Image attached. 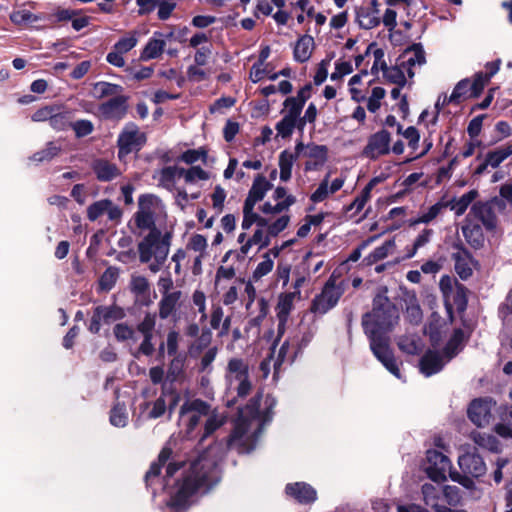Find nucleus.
Returning a JSON list of instances; mask_svg holds the SVG:
<instances>
[{"instance_id":"nucleus-24","label":"nucleus","mask_w":512,"mask_h":512,"mask_svg":"<svg viewBox=\"0 0 512 512\" xmlns=\"http://www.w3.org/2000/svg\"><path fill=\"white\" fill-rule=\"evenodd\" d=\"M439 285L447 304L453 300L459 308H463L465 306L466 302L464 299L463 287L457 288V297H455L453 295V281L449 276H442Z\"/></svg>"},{"instance_id":"nucleus-19","label":"nucleus","mask_w":512,"mask_h":512,"mask_svg":"<svg viewBox=\"0 0 512 512\" xmlns=\"http://www.w3.org/2000/svg\"><path fill=\"white\" fill-rule=\"evenodd\" d=\"M285 491L289 497L301 504H310L317 499L316 490L305 482L288 484Z\"/></svg>"},{"instance_id":"nucleus-59","label":"nucleus","mask_w":512,"mask_h":512,"mask_svg":"<svg viewBox=\"0 0 512 512\" xmlns=\"http://www.w3.org/2000/svg\"><path fill=\"white\" fill-rule=\"evenodd\" d=\"M386 91L382 87H374L367 101V108L375 113L381 107V100L385 97Z\"/></svg>"},{"instance_id":"nucleus-2","label":"nucleus","mask_w":512,"mask_h":512,"mask_svg":"<svg viewBox=\"0 0 512 512\" xmlns=\"http://www.w3.org/2000/svg\"><path fill=\"white\" fill-rule=\"evenodd\" d=\"M398 320V309L387 296L379 294L374 298L372 311L364 315L362 324L375 357L390 373L401 378L397 362L385 337L397 325Z\"/></svg>"},{"instance_id":"nucleus-22","label":"nucleus","mask_w":512,"mask_h":512,"mask_svg":"<svg viewBox=\"0 0 512 512\" xmlns=\"http://www.w3.org/2000/svg\"><path fill=\"white\" fill-rule=\"evenodd\" d=\"M272 184L262 175H258L249 190L245 203L256 205L257 202L263 200L266 193L271 189Z\"/></svg>"},{"instance_id":"nucleus-32","label":"nucleus","mask_w":512,"mask_h":512,"mask_svg":"<svg viewBox=\"0 0 512 512\" xmlns=\"http://www.w3.org/2000/svg\"><path fill=\"white\" fill-rule=\"evenodd\" d=\"M255 205H251L244 202L243 205V219L241 228L246 231L249 230L253 224L258 226H266L269 218L263 217L254 211Z\"/></svg>"},{"instance_id":"nucleus-15","label":"nucleus","mask_w":512,"mask_h":512,"mask_svg":"<svg viewBox=\"0 0 512 512\" xmlns=\"http://www.w3.org/2000/svg\"><path fill=\"white\" fill-rule=\"evenodd\" d=\"M390 133L386 130H381L368 139V143L364 148V155L368 158L374 159L389 152Z\"/></svg>"},{"instance_id":"nucleus-38","label":"nucleus","mask_w":512,"mask_h":512,"mask_svg":"<svg viewBox=\"0 0 512 512\" xmlns=\"http://www.w3.org/2000/svg\"><path fill=\"white\" fill-rule=\"evenodd\" d=\"M471 438L475 444L482 448L493 452L500 450V442L491 434L474 431L471 433Z\"/></svg>"},{"instance_id":"nucleus-10","label":"nucleus","mask_w":512,"mask_h":512,"mask_svg":"<svg viewBox=\"0 0 512 512\" xmlns=\"http://www.w3.org/2000/svg\"><path fill=\"white\" fill-rule=\"evenodd\" d=\"M272 199L275 201L273 204L270 201H266L260 206V211L263 217L269 218L272 221L274 215H284L289 208L296 202L293 195L289 194L286 188L278 186L272 195Z\"/></svg>"},{"instance_id":"nucleus-43","label":"nucleus","mask_w":512,"mask_h":512,"mask_svg":"<svg viewBox=\"0 0 512 512\" xmlns=\"http://www.w3.org/2000/svg\"><path fill=\"white\" fill-rule=\"evenodd\" d=\"M181 297L180 291L171 292L170 294H164L160 301L159 314L161 318H167L175 310L176 305Z\"/></svg>"},{"instance_id":"nucleus-7","label":"nucleus","mask_w":512,"mask_h":512,"mask_svg":"<svg viewBox=\"0 0 512 512\" xmlns=\"http://www.w3.org/2000/svg\"><path fill=\"white\" fill-rule=\"evenodd\" d=\"M209 413V406L199 399L187 400L181 406L179 413V425L185 430L186 435H190L198 425L203 416Z\"/></svg>"},{"instance_id":"nucleus-16","label":"nucleus","mask_w":512,"mask_h":512,"mask_svg":"<svg viewBox=\"0 0 512 512\" xmlns=\"http://www.w3.org/2000/svg\"><path fill=\"white\" fill-rule=\"evenodd\" d=\"M296 298H300V291L287 292L279 295L278 303L276 306V314L279 321L278 337L284 333L285 324L290 312L293 309L294 301Z\"/></svg>"},{"instance_id":"nucleus-26","label":"nucleus","mask_w":512,"mask_h":512,"mask_svg":"<svg viewBox=\"0 0 512 512\" xmlns=\"http://www.w3.org/2000/svg\"><path fill=\"white\" fill-rule=\"evenodd\" d=\"M506 159L507 154L505 152L504 147H499L497 149L489 151L485 155L483 162L475 169V174H483L488 167L495 169Z\"/></svg>"},{"instance_id":"nucleus-33","label":"nucleus","mask_w":512,"mask_h":512,"mask_svg":"<svg viewBox=\"0 0 512 512\" xmlns=\"http://www.w3.org/2000/svg\"><path fill=\"white\" fill-rule=\"evenodd\" d=\"M314 49V39L310 35H304L298 39L294 47V58L298 62H306L310 59Z\"/></svg>"},{"instance_id":"nucleus-3","label":"nucleus","mask_w":512,"mask_h":512,"mask_svg":"<svg viewBox=\"0 0 512 512\" xmlns=\"http://www.w3.org/2000/svg\"><path fill=\"white\" fill-rule=\"evenodd\" d=\"M171 231L162 232L152 228L138 243L137 250L141 263L148 264L151 272L157 273L167 260L172 244Z\"/></svg>"},{"instance_id":"nucleus-58","label":"nucleus","mask_w":512,"mask_h":512,"mask_svg":"<svg viewBox=\"0 0 512 512\" xmlns=\"http://www.w3.org/2000/svg\"><path fill=\"white\" fill-rule=\"evenodd\" d=\"M283 105H284V109H283L284 116H287V117H290V118H293L296 120L300 119V114L304 107L302 104L298 103L294 98L288 97L284 101Z\"/></svg>"},{"instance_id":"nucleus-18","label":"nucleus","mask_w":512,"mask_h":512,"mask_svg":"<svg viewBox=\"0 0 512 512\" xmlns=\"http://www.w3.org/2000/svg\"><path fill=\"white\" fill-rule=\"evenodd\" d=\"M458 465L463 472L473 477H480L486 472L484 461L475 452H464L461 454L458 457Z\"/></svg>"},{"instance_id":"nucleus-50","label":"nucleus","mask_w":512,"mask_h":512,"mask_svg":"<svg viewBox=\"0 0 512 512\" xmlns=\"http://www.w3.org/2000/svg\"><path fill=\"white\" fill-rule=\"evenodd\" d=\"M207 247V239L201 234L191 235L186 245L187 250L193 251L197 253V255H206Z\"/></svg>"},{"instance_id":"nucleus-35","label":"nucleus","mask_w":512,"mask_h":512,"mask_svg":"<svg viewBox=\"0 0 512 512\" xmlns=\"http://www.w3.org/2000/svg\"><path fill=\"white\" fill-rule=\"evenodd\" d=\"M396 250V243L394 239L385 241L381 246L375 248L366 258L365 261L368 265H373L381 260H384L390 255H393Z\"/></svg>"},{"instance_id":"nucleus-9","label":"nucleus","mask_w":512,"mask_h":512,"mask_svg":"<svg viewBox=\"0 0 512 512\" xmlns=\"http://www.w3.org/2000/svg\"><path fill=\"white\" fill-rule=\"evenodd\" d=\"M343 292L342 286L336 285L334 280L329 279L322 292L312 301L311 311L319 315L327 313L336 306Z\"/></svg>"},{"instance_id":"nucleus-39","label":"nucleus","mask_w":512,"mask_h":512,"mask_svg":"<svg viewBox=\"0 0 512 512\" xmlns=\"http://www.w3.org/2000/svg\"><path fill=\"white\" fill-rule=\"evenodd\" d=\"M180 171L181 167H165L159 174V184L168 190H172L175 187L176 179L182 178Z\"/></svg>"},{"instance_id":"nucleus-56","label":"nucleus","mask_w":512,"mask_h":512,"mask_svg":"<svg viewBox=\"0 0 512 512\" xmlns=\"http://www.w3.org/2000/svg\"><path fill=\"white\" fill-rule=\"evenodd\" d=\"M41 19L42 17L40 15L33 14L28 10H17L10 14V20L16 25L34 23Z\"/></svg>"},{"instance_id":"nucleus-42","label":"nucleus","mask_w":512,"mask_h":512,"mask_svg":"<svg viewBox=\"0 0 512 512\" xmlns=\"http://www.w3.org/2000/svg\"><path fill=\"white\" fill-rule=\"evenodd\" d=\"M295 128L300 129L299 120L287 117L283 115V118L276 124V137L286 139L289 138Z\"/></svg>"},{"instance_id":"nucleus-12","label":"nucleus","mask_w":512,"mask_h":512,"mask_svg":"<svg viewBox=\"0 0 512 512\" xmlns=\"http://www.w3.org/2000/svg\"><path fill=\"white\" fill-rule=\"evenodd\" d=\"M295 152L298 157L306 158L305 170L312 171L318 169L327 160V148L324 145L314 143L304 144L298 142L295 145Z\"/></svg>"},{"instance_id":"nucleus-5","label":"nucleus","mask_w":512,"mask_h":512,"mask_svg":"<svg viewBox=\"0 0 512 512\" xmlns=\"http://www.w3.org/2000/svg\"><path fill=\"white\" fill-rule=\"evenodd\" d=\"M226 395L243 398L252 388L248 364L240 358H231L225 372Z\"/></svg>"},{"instance_id":"nucleus-23","label":"nucleus","mask_w":512,"mask_h":512,"mask_svg":"<svg viewBox=\"0 0 512 512\" xmlns=\"http://www.w3.org/2000/svg\"><path fill=\"white\" fill-rule=\"evenodd\" d=\"M161 33H154V36L147 42L141 52L140 59L143 61L158 58L166 46L165 40Z\"/></svg>"},{"instance_id":"nucleus-40","label":"nucleus","mask_w":512,"mask_h":512,"mask_svg":"<svg viewBox=\"0 0 512 512\" xmlns=\"http://www.w3.org/2000/svg\"><path fill=\"white\" fill-rule=\"evenodd\" d=\"M380 182L379 178H373L370 182L364 187L361 191L360 195L355 198V200L350 204L348 210H355V212H360L365 204L371 197L372 189Z\"/></svg>"},{"instance_id":"nucleus-11","label":"nucleus","mask_w":512,"mask_h":512,"mask_svg":"<svg viewBox=\"0 0 512 512\" xmlns=\"http://www.w3.org/2000/svg\"><path fill=\"white\" fill-rule=\"evenodd\" d=\"M146 137L134 123H128L118 137V156L122 160L133 151H138L145 143Z\"/></svg>"},{"instance_id":"nucleus-47","label":"nucleus","mask_w":512,"mask_h":512,"mask_svg":"<svg viewBox=\"0 0 512 512\" xmlns=\"http://www.w3.org/2000/svg\"><path fill=\"white\" fill-rule=\"evenodd\" d=\"M406 70L400 64L399 66L386 67L383 71L384 78L398 86H404L406 84Z\"/></svg>"},{"instance_id":"nucleus-57","label":"nucleus","mask_w":512,"mask_h":512,"mask_svg":"<svg viewBox=\"0 0 512 512\" xmlns=\"http://www.w3.org/2000/svg\"><path fill=\"white\" fill-rule=\"evenodd\" d=\"M71 114L69 112H53L50 119V126L55 130H65L71 125Z\"/></svg>"},{"instance_id":"nucleus-25","label":"nucleus","mask_w":512,"mask_h":512,"mask_svg":"<svg viewBox=\"0 0 512 512\" xmlns=\"http://www.w3.org/2000/svg\"><path fill=\"white\" fill-rule=\"evenodd\" d=\"M180 175L185 184L190 186H201L202 182L210 179V173L200 166H191L188 169L181 167Z\"/></svg>"},{"instance_id":"nucleus-28","label":"nucleus","mask_w":512,"mask_h":512,"mask_svg":"<svg viewBox=\"0 0 512 512\" xmlns=\"http://www.w3.org/2000/svg\"><path fill=\"white\" fill-rule=\"evenodd\" d=\"M455 270L459 277L463 280L468 279L473 272V260L470 254L465 251H458L454 253Z\"/></svg>"},{"instance_id":"nucleus-8","label":"nucleus","mask_w":512,"mask_h":512,"mask_svg":"<svg viewBox=\"0 0 512 512\" xmlns=\"http://www.w3.org/2000/svg\"><path fill=\"white\" fill-rule=\"evenodd\" d=\"M425 472L427 476L436 483L444 482L447 475L452 472L450 459L442 452L428 450L426 454Z\"/></svg>"},{"instance_id":"nucleus-4","label":"nucleus","mask_w":512,"mask_h":512,"mask_svg":"<svg viewBox=\"0 0 512 512\" xmlns=\"http://www.w3.org/2000/svg\"><path fill=\"white\" fill-rule=\"evenodd\" d=\"M289 223L290 216L284 214L274 221L269 220L266 226H258L253 235L249 238H247L245 232L240 233L237 241L241 245L239 249L241 255L247 256L254 245L258 246V250L267 247L271 242V238L276 237L284 231Z\"/></svg>"},{"instance_id":"nucleus-64","label":"nucleus","mask_w":512,"mask_h":512,"mask_svg":"<svg viewBox=\"0 0 512 512\" xmlns=\"http://www.w3.org/2000/svg\"><path fill=\"white\" fill-rule=\"evenodd\" d=\"M500 198L498 201L499 206H502L504 209H508L512 212V184L506 183L500 187Z\"/></svg>"},{"instance_id":"nucleus-30","label":"nucleus","mask_w":512,"mask_h":512,"mask_svg":"<svg viewBox=\"0 0 512 512\" xmlns=\"http://www.w3.org/2000/svg\"><path fill=\"white\" fill-rule=\"evenodd\" d=\"M93 171L100 181H111L120 175L119 169L115 164L104 160H96L93 164Z\"/></svg>"},{"instance_id":"nucleus-63","label":"nucleus","mask_w":512,"mask_h":512,"mask_svg":"<svg viewBox=\"0 0 512 512\" xmlns=\"http://www.w3.org/2000/svg\"><path fill=\"white\" fill-rule=\"evenodd\" d=\"M489 81L490 79L483 72L476 73L472 84L470 83V96L478 97Z\"/></svg>"},{"instance_id":"nucleus-27","label":"nucleus","mask_w":512,"mask_h":512,"mask_svg":"<svg viewBox=\"0 0 512 512\" xmlns=\"http://www.w3.org/2000/svg\"><path fill=\"white\" fill-rule=\"evenodd\" d=\"M422 495L424 503L434 509L435 512H438V510L443 507V505L440 504L443 497V489L438 486L431 483L423 484Z\"/></svg>"},{"instance_id":"nucleus-6","label":"nucleus","mask_w":512,"mask_h":512,"mask_svg":"<svg viewBox=\"0 0 512 512\" xmlns=\"http://www.w3.org/2000/svg\"><path fill=\"white\" fill-rule=\"evenodd\" d=\"M164 212L161 200L153 195H144L139 198V208L135 213L136 226L141 230H151L155 226V217Z\"/></svg>"},{"instance_id":"nucleus-37","label":"nucleus","mask_w":512,"mask_h":512,"mask_svg":"<svg viewBox=\"0 0 512 512\" xmlns=\"http://www.w3.org/2000/svg\"><path fill=\"white\" fill-rule=\"evenodd\" d=\"M477 197V191L471 190L465 194H463L459 198H455L450 202H447V207L449 206L451 210H453L456 215L460 216L465 213L468 206L472 203V201Z\"/></svg>"},{"instance_id":"nucleus-1","label":"nucleus","mask_w":512,"mask_h":512,"mask_svg":"<svg viewBox=\"0 0 512 512\" xmlns=\"http://www.w3.org/2000/svg\"><path fill=\"white\" fill-rule=\"evenodd\" d=\"M265 421V417L258 411L256 401L241 410L227 442L216 443L191 460L182 482L171 488L168 505L176 511L182 509L194 493L207 491L218 483V463L226 450L235 448L239 453L253 450Z\"/></svg>"},{"instance_id":"nucleus-31","label":"nucleus","mask_w":512,"mask_h":512,"mask_svg":"<svg viewBox=\"0 0 512 512\" xmlns=\"http://www.w3.org/2000/svg\"><path fill=\"white\" fill-rule=\"evenodd\" d=\"M296 152L292 153L288 150H283L278 157V166L280 170V180L287 182L291 179L292 168L295 161L298 159Z\"/></svg>"},{"instance_id":"nucleus-41","label":"nucleus","mask_w":512,"mask_h":512,"mask_svg":"<svg viewBox=\"0 0 512 512\" xmlns=\"http://www.w3.org/2000/svg\"><path fill=\"white\" fill-rule=\"evenodd\" d=\"M447 207V204L444 202H437L427 209V211H423L419 214L417 218L411 220L410 224L418 225V224H428L433 221L444 208Z\"/></svg>"},{"instance_id":"nucleus-21","label":"nucleus","mask_w":512,"mask_h":512,"mask_svg":"<svg viewBox=\"0 0 512 512\" xmlns=\"http://www.w3.org/2000/svg\"><path fill=\"white\" fill-rule=\"evenodd\" d=\"M446 362V359H444L439 353L429 351L420 361V371L422 374L429 377L439 372Z\"/></svg>"},{"instance_id":"nucleus-17","label":"nucleus","mask_w":512,"mask_h":512,"mask_svg":"<svg viewBox=\"0 0 512 512\" xmlns=\"http://www.w3.org/2000/svg\"><path fill=\"white\" fill-rule=\"evenodd\" d=\"M127 99L124 96H117L111 100L102 103L98 108V113L102 118L110 120H119L127 112Z\"/></svg>"},{"instance_id":"nucleus-54","label":"nucleus","mask_w":512,"mask_h":512,"mask_svg":"<svg viewBox=\"0 0 512 512\" xmlns=\"http://www.w3.org/2000/svg\"><path fill=\"white\" fill-rule=\"evenodd\" d=\"M274 267L273 259L268 258V255H262L261 261L257 264L252 274L254 281H259L264 276L268 275Z\"/></svg>"},{"instance_id":"nucleus-14","label":"nucleus","mask_w":512,"mask_h":512,"mask_svg":"<svg viewBox=\"0 0 512 512\" xmlns=\"http://www.w3.org/2000/svg\"><path fill=\"white\" fill-rule=\"evenodd\" d=\"M345 180L343 176L331 180L328 173L311 194L310 200L313 203H320L329 199L344 186Z\"/></svg>"},{"instance_id":"nucleus-34","label":"nucleus","mask_w":512,"mask_h":512,"mask_svg":"<svg viewBox=\"0 0 512 512\" xmlns=\"http://www.w3.org/2000/svg\"><path fill=\"white\" fill-rule=\"evenodd\" d=\"M356 22L361 28L372 29L380 23L379 11L361 6L356 10Z\"/></svg>"},{"instance_id":"nucleus-44","label":"nucleus","mask_w":512,"mask_h":512,"mask_svg":"<svg viewBox=\"0 0 512 512\" xmlns=\"http://www.w3.org/2000/svg\"><path fill=\"white\" fill-rule=\"evenodd\" d=\"M464 338L465 336L462 330H455L444 350L446 361H449L459 352L462 347Z\"/></svg>"},{"instance_id":"nucleus-20","label":"nucleus","mask_w":512,"mask_h":512,"mask_svg":"<svg viewBox=\"0 0 512 512\" xmlns=\"http://www.w3.org/2000/svg\"><path fill=\"white\" fill-rule=\"evenodd\" d=\"M404 60L401 65L406 70L408 76L412 78L415 74L414 67L422 66L425 63V53L421 45L415 44L407 49L403 55Z\"/></svg>"},{"instance_id":"nucleus-51","label":"nucleus","mask_w":512,"mask_h":512,"mask_svg":"<svg viewBox=\"0 0 512 512\" xmlns=\"http://www.w3.org/2000/svg\"><path fill=\"white\" fill-rule=\"evenodd\" d=\"M469 215H474L476 218H479V220L482 222V224L485 225L487 228L494 227L493 217H492L489 209L487 208V206H485L483 204L473 205Z\"/></svg>"},{"instance_id":"nucleus-62","label":"nucleus","mask_w":512,"mask_h":512,"mask_svg":"<svg viewBox=\"0 0 512 512\" xmlns=\"http://www.w3.org/2000/svg\"><path fill=\"white\" fill-rule=\"evenodd\" d=\"M120 89L118 85L108 82H98L94 85L93 93L98 98H103L110 95H115Z\"/></svg>"},{"instance_id":"nucleus-49","label":"nucleus","mask_w":512,"mask_h":512,"mask_svg":"<svg viewBox=\"0 0 512 512\" xmlns=\"http://www.w3.org/2000/svg\"><path fill=\"white\" fill-rule=\"evenodd\" d=\"M138 43V32L132 31L120 38L114 45L113 48L118 50L120 53H127L132 50Z\"/></svg>"},{"instance_id":"nucleus-45","label":"nucleus","mask_w":512,"mask_h":512,"mask_svg":"<svg viewBox=\"0 0 512 512\" xmlns=\"http://www.w3.org/2000/svg\"><path fill=\"white\" fill-rule=\"evenodd\" d=\"M179 160L192 166L196 162H202L206 164L208 160V154L204 148L189 149L180 155Z\"/></svg>"},{"instance_id":"nucleus-13","label":"nucleus","mask_w":512,"mask_h":512,"mask_svg":"<svg viewBox=\"0 0 512 512\" xmlns=\"http://www.w3.org/2000/svg\"><path fill=\"white\" fill-rule=\"evenodd\" d=\"M495 402L489 398L473 400L468 407V418L477 427H486L493 419Z\"/></svg>"},{"instance_id":"nucleus-52","label":"nucleus","mask_w":512,"mask_h":512,"mask_svg":"<svg viewBox=\"0 0 512 512\" xmlns=\"http://www.w3.org/2000/svg\"><path fill=\"white\" fill-rule=\"evenodd\" d=\"M172 451L168 447H164L162 451L159 454L158 461L156 463H153L149 469V471L146 474V481L147 483L152 480L153 477H156L159 474L160 467L162 465H165L166 462L171 457Z\"/></svg>"},{"instance_id":"nucleus-29","label":"nucleus","mask_w":512,"mask_h":512,"mask_svg":"<svg viewBox=\"0 0 512 512\" xmlns=\"http://www.w3.org/2000/svg\"><path fill=\"white\" fill-rule=\"evenodd\" d=\"M167 404L163 396L154 402H146L140 406V417L143 419H157L164 415Z\"/></svg>"},{"instance_id":"nucleus-46","label":"nucleus","mask_w":512,"mask_h":512,"mask_svg":"<svg viewBox=\"0 0 512 512\" xmlns=\"http://www.w3.org/2000/svg\"><path fill=\"white\" fill-rule=\"evenodd\" d=\"M128 412L124 404L117 403L113 406L110 413V423L118 428H123L128 424Z\"/></svg>"},{"instance_id":"nucleus-36","label":"nucleus","mask_w":512,"mask_h":512,"mask_svg":"<svg viewBox=\"0 0 512 512\" xmlns=\"http://www.w3.org/2000/svg\"><path fill=\"white\" fill-rule=\"evenodd\" d=\"M210 324L213 329H220V335H226L229 332L231 325V318H224V311L222 307L216 305L212 307Z\"/></svg>"},{"instance_id":"nucleus-60","label":"nucleus","mask_w":512,"mask_h":512,"mask_svg":"<svg viewBox=\"0 0 512 512\" xmlns=\"http://www.w3.org/2000/svg\"><path fill=\"white\" fill-rule=\"evenodd\" d=\"M109 206V200L103 199L91 204L87 209V217L91 221L97 220L100 216L104 215L107 207Z\"/></svg>"},{"instance_id":"nucleus-53","label":"nucleus","mask_w":512,"mask_h":512,"mask_svg":"<svg viewBox=\"0 0 512 512\" xmlns=\"http://www.w3.org/2000/svg\"><path fill=\"white\" fill-rule=\"evenodd\" d=\"M61 151V146L55 142H50L47 146L32 156V160L35 162L49 161L56 157Z\"/></svg>"},{"instance_id":"nucleus-61","label":"nucleus","mask_w":512,"mask_h":512,"mask_svg":"<svg viewBox=\"0 0 512 512\" xmlns=\"http://www.w3.org/2000/svg\"><path fill=\"white\" fill-rule=\"evenodd\" d=\"M114 334L119 341H137L136 332L125 324H117L114 327Z\"/></svg>"},{"instance_id":"nucleus-48","label":"nucleus","mask_w":512,"mask_h":512,"mask_svg":"<svg viewBox=\"0 0 512 512\" xmlns=\"http://www.w3.org/2000/svg\"><path fill=\"white\" fill-rule=\"evenodd\" d=\"M207 416L208 418L205 423L204 434L201 438L202 440L221 427L226 421V417L224 415L216 413L215 411L208 413Z\"/></svg>"},{"instance_id":"nucleus-55","label":"nucleus","mask_w":512,"mask_h":512,"mask_svg":"<svg viewBox=\"0 0 512 512\" xmlns=\"http://www.w3.org/2000/svg\"><path fill=\"white\" fill-rule=\"evenodd\" d=\"M432 235H433V230H431V229H424L416 237L412 247L410 249H408V252L406 254V258H412L417 253V251L420 248H422L425 245H427L430 242Z\"/></svg>"}]
</instances>
